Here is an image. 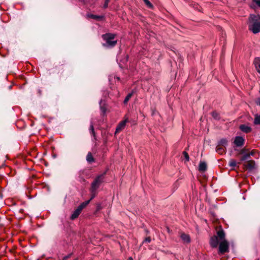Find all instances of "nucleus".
I'll use <instances>...</instances> for the list:
<instances>
[{"instance_id": "1", "label": "nucleus", "mask_w": 260, "mask_h": 260, "mask_svg": "<svg viewBox=\"0 0 260 260\" xmlns=\"http://www.w3.org/2000/svg\"><path fill=\"white\" fill-rule=\"evenodd\" d=\"M249 29L253 33L260 31V15L251 14L249 18Z\"/></svg>"}, {"instance_id": "2", "label": "nucleus", "mask_w": 260, "mask_h": 260, "mask_svg": "<svg viewBox=\"0 0 260 260\" xmlns=\"http://www.w3.org/2000/svg\"><path fill=\"white\" fill-rule=\"evenodd\" d=\"M115 35L112 34H106L102 36L103 39L105 41V43L103 45L107 48H110L114 46L116 44V41L113 40Z\"/></svg>"}, {"instance_id": "3", "label": "nucleus", "mask_w": 260, "mask_h": 260, "mask_svg": "<svg viewBox=\"0 0 260 260\" xmlns=\"http://www.w3.org/2000/svg\"><path fill=\"white\" fill-rule=\"evenodd\" d=\"M104 174H101L96 177L94 181L92 182L90 188V192L97 191L101 184L104 182Z\"/></svg>"}, {"instance_id": "4", "label": "nucleus", "mask_w": 260, "mask_h": 260, "mask_svg": "<svg viewBox=\"0 0 260 260\" xmlns=\"http://www.w3.org/2000/svg\"><path fill=\"white\" fill-rule=\"evenodd\" d=\"M229 244L226 240H222L219 242V252L223 253L229 250Z\"/></svg>"}, {"instance_id": "5", "label": "nucleus", "mask_w": 260, "mask_h": 260, "mask_svg": "<svg viewBox=\"0 0 260 260\" xmlns=\"http://www.w3.org/2000/svg\"><path fill=\"white\" fill-rule=\"evenodd\" d=\"M244 142V139L243 137L240 136H237L235 138L234 143L236 146L241 147L243 145Z\"/></svg>"}, {"instance_id": "6", "label": "nucleus", "mask_w": 260, "mask_h": 260, "mask_svg": "<svg viewBox=\"0 0 260 260\" xmlns=\"http://www.w3.org/2000/svg\"><path fill=\"white\" fill-rule=\"evenodd\" d=\"M219 244V240L217 236H214L211 238L210 245L213 248H216Z\"/></svg>"}, {"instance_id": "7", "label": "nucleus", "mask_w": 260, "mask_h": 260, "mask_svg": "<svg viewBox=\"0 0 260 260\" xmlns=\"http://www.w3.org/2000/svg\"><path fill=\"white\" fill-rule=\"evenodd\" d=\"M253 64L257 72L260 74V58H255L253 61Z\"/></svg>"}, {"instance_id": "8", "label": "nucleus", "mask_w": 260, "mask_h": 260, "mask_svg": "<svg viewBox=\"0 0 260 260\" xmlns=\"http://www.w3.org/2000/svg\"><path fill=\"white\" fill-rule=\"evenodd\" d=\"M239 128L241 131L246 133H248L251 131V127L245 124L240 125Z\"/></svg>"}, {"instance_id": "9", "label": "nucleus", "mask_w": 260, "mask_h": 260, "mask_svg": "<svg viewBox=\"0 0 260 260\" xmlns=\"http://www.w3.org/2000/svg\"><path fill=\"white\" fill-rule=\"evenodd\" d=\"M126 122L127 120H125L120 122L116 128V133L119 132L125 126Z\"/></svg>"}, {"instance_id": "10", "label": "nucleus", "mask_w": 260, "mask_h": 260, "mask_svg": "<svg viewBox=\"0 0 260 260\" xmlns=\"http://www.w3.org/2000/svg\"><path fill=\"white\" fill-rule=\"evenodd\" d=\"M217 237L219 239L220 241L225 240V234L222 230H220L217 232Z\"/></svg>"}, {"instance_id": "11", "label": "nucleus", "mask_w": 260, "mask_h": 260, "mask_svg": "<svg viewBox=\"0 0 260 260\" xmlns=\"http://www.w3.org/2000/svg\"><path fill=\"white\" fill-rule=\"evenodd\" d=\"M180 238L185 243H189L190 242V238L188 235L185 234H182L180 235Z\"/></svg>"}, {"instance_id": "12", "label": "nucleus", "mask_w": 260, "mask_h": 260, "mask_svg": "<svg viewBox=\"0 0 260 260\" xmlns=\"http://www.w3.org/2000/svg\"><path fill=\"white\" fill-rule=\"evenodd\" d=\"M207 169V164L205 162H201L199 166V170L201 172H204Z\"/></svg>"}, {"instance_id": "13", "label": "nucleus", "mask_w": 260, "mask_h": 260, "mask_svg": "<svg viewBox=\"0 0 260 260\" xmlns=\"http://www.w3.org/2000/svg\"><path fill=\"white\" fill-rule=\"evenodd\" d=\"M81 211L77 208V209L73 212V213L71 215V219H75L77 218L79 214H80Z\"/></svg>"}, {"instance_id": "14", "label": "nucleus", "mask_w": 260, "mask_h": 260, "mask_svg": "<svg viewBox=\"0 0 260 260\" xmlns=\"http://www.w3.org/2000/svg\"><path fill=\"white\" fill-rule=\"evenodd\" d=\"M254 162L253 161L248 162L245 165V167L249 170L251 171L254 168Z\"/></svg>"}, {"instance_id": "15", "label": "nucleus", "mask_w": 260, "mask_h": 260, "mask_svg": "<svg viewBox=\"0 0 260 260\" xmlns=\"http://www.w3.org/2000/svg\"><path fill=\"white\" fill-rule=\"evenodd\" d=\"M90 202V200H88L84 202H83L78 208L82 211L83 208H84Z\"/></svg>"}, {"instance_id": "16", "label": "nucleus", "mask_w": 260, "mask_h": 260, "mask_svg": "<svg viewBox=\"0 0 260 260\" xmlns=\"http://www.w3.org/2000/svg\"><path fill=\"white\" fill-rule=\"evenodd\" d=\"M86 160L88 162H92L94 161L93 157L90 152H89L86 156Z\"/></svg>"}, {"instance_id": "17", "label": "nucleus", "mask_w": 260, "mask_h": 260, "mask_svg": "<svg viewBox=\"0 0 260 260\" xmlns=\"http://www.w3.org/2000/svg\"><path fill=\"white\" fill-rule=\"evenodd\" d=\"M103 102V101L101 100L100 102V109H101V111L104 113L105 114L106 113V108L105 107H104V105L105 104L104 103L103 104V105H102V103Z\"/></svg>"}, {"instance_id": "18", "label": "nucleus", "mask_w": 260, "mask_h": 260, "mask_svg": "<svg viewBox=\"0 0 260 260\" xmlns=\"http://www.w3.org/2000/svg\"><path fill=\"white\" fill-rule=\"evenodd\" d=\"M255 124H260V115H255L253 121Z\"/></svg>"}, {"instance_id": "19", "label": "nucleus", "mask_w": 260, "mask_h": 260, "mask_svg": "<svg viewBox=\"0 0 260 260\" xmlns=\"http://www.w3.org/2000/svg\"><path fill=\"white\" fill-rule=\"evenodd\" d=\"M134 93V91H133L132 92H131V93H128L127 96L125 97L124 100V104H125L127 103V102L129 101V100L130 99V98L132 97V96L133 95Z\"/></svg>"}, {"instance_id": "20", "label": "nucleus", "mask_w": 260, "mask_h": 260, "mask_svg": "<svg viewBox=\"0 0 260 260\" xmlns=\"http://www.w3.org/2000/svg\"><path fill=\"white\" fill-rule=\"evenodd\" d=\"M219 144L223 146H226L228 144V141L225 139H222L219 142Z\"/></svg>"}, {"instance_id": "21", "label": "nucleus", "mask_w": 260, "mask_h": 260, "mask_svg": "<svg viewBox=\"0 0 260 260\" xmlns=\"http://www.w3.org/2000/svg\"><path fill=\"white\" fill-rule=\"evenodd\" d=\"M236 161L234 159H231L229 161V166L232 167H235L236 166Z\"/></svg>"}, {"instance_id": "22", "label": "nucleus", "mask_w": 260, "mask_h": 260, "mask_svg": "<svg viewBox=\"0 0 260 260\" xmlns=\"http://www.w3.org/2000/svg\"><path fill=\"white\" fill-rule=\"evenodd\" d=\"M249 157V154H248V153H246L244 154V155L241 158L240 160L241 161H244L246 159H247Z\"/></svg>"}, {"instance_id": "23", "label": "nucleus", "mask_w": 260, "mask_h": 260, "mask_svg": "<svg viewBox=\"0 0 260 260\" xmlns=\"http://www.w3.org/2000/svg\"><path fill=\"white\" fill-rule=\"evenodd\" d=\"M212 116L214 117V118L216 119H218L219 118V116L218 113L216 112H213L212 114Z\"/></svg>"}, {"instance_id": "24", "label": "nucleus", "mask_w": 260, "mask_h": 260, "mask_svg": "<svg viewBox=\"0 0 260 260\" xmlns=\"http://www.w3.org/2000/svg\"><path fill=\"white\" fill-rule=\"evenodd\" d=\"M216 150L217 152L221 154L223 153L224 151V149L222 147H217Z\"/></svg>"}, {"instance_id": "25", "label": "nucleus", "mask_w": 260, "mask_h": 260, "mask_svg": "<svg viewBox=\"0 0 260 260\" xmlns=\"http://www.w3.org/2000/svg\"><path fill=\"white\" fill-rule=\"evenodd\" d=\"M88 17L93 18V19H99V18H101V16L94 15H92V14H88Z\"/></svg>"}, {"instance_id": "26", "label": "nucleus", "mask_w": 260, "mask_h": 260, "mask_svg": "<svg viewBox=\"0 0 260 260\" xmlns=\"http://www.w3.org/2000/svg\"><path fill=\"white\" fill-rule=\"evenodd\" d=\"M145 4L149 8L152 7V5L148 0H143Z\"/></svg>"}, {"instance_id": "27", "label": "nucleus", "mask_w": 260, "mask_h": 260, "mask_svg": "<svg viewBox=\"0 0 260 260\" xmlns=\"http://www.w3.org/2000/svg\"><path fill=\"white\" fill-rule=\"evenodd\" d=\"M89 131L90 133H91L93 135H94V127L92 123H91Z\"/></svg>"}, {"instance_id": "28", "label": "nucleus", "mask_w": 260, "mask_h": 260, "mask_svg": "<svg viewBox=\"0 0 260 260\" xmlns=\"http://www.w3.org/2000/svg\"><path fill=\"white\" fill-rule=\"evenodd\" d=\"M91 197L89 200H92L93 198H94L97 194V191L95 190L94 192H91Z\"/></svg>"}, {"instance_id": "29", "label": "nucleus", "mask_w": 260, "mask_h": 260, "mask_svg": "<svg viewBox=\"0 0 260 260\" xmlns=\"http://www.w3.org/2000/svg\"><path fill=\"white\" fill-rule=\"evenodd\" d=\"M183 155L184 156V157H185L186 160V161H188L189 159V156L187 154V153L186 152H183Z\"/></svg>"}, {"instance_id": "30", "label": "nucleus", "mask_w": 260, "mask_h": 260, "mask_svg": "<svg viewBox=\"0 0 260 260\" xmlns=\"http://www.w3.org/2000/svg\"><path fill=\"white\" fill-rule=\"evenodd\" d=\"M109 2V0H105V3L103 6V8L104 9H106L107 8Z\"/></svg>"}, {"instance_id": "31", "label": "nucleus", "mask_w": 260, "mask_h": 260, "mask_svg": "<svg viewBox=\"0 0 260 260\" xmlns=\"http://www.w3.org/2000/svg\"><path fill=\"white\" fill-rule=\"evenodd\" d=\"M253 2L260 7V0H253Z\"/></svg>"}, {"instance_id": "32", "label": "nucleus", "mask_w": 260, "mask_h": 260, "mask_svg": "<svg viewBox=\"0 0 260 260\" xmlns=\"http://www.w3.org/2000/svg\"><path fill=\"white\" fill-rule=\"evenodd\" d=\"M151 241V238L150 237H147L145 240L144 242L149 243Z\"/></svg>"}, {"instance_id": "33", "label": "nucleus", "mask_w": 260, "mask_h": 260, "mask_svg": "<svg viewBox=\"0 0 260 260\" xmlns=\"http://www.w3.org/2000/svg\"><path fill=\"white\" fill-rule=\"evenodd\" d=\"M256 103H257V105H259V106H260V98H259V99L257 100V102H256Z\"/></svg>"}, {"instance_id": "34", "label": "nucleus", "mask_w": 260, "mask_h": 260, "mask_svg": "<svg viewBox=\"0 0 260 260\" xmlns=\"http://www.w3.org/2000/svg\"><path fill=\"white\" fill-rule=\"evenodd\" d=\"M248 154H249V156H251V155H254V152L253 151H251L249 153H248Z\"/></svg>"}, {"instance_id": "35", "label": "nucleus", "mask_w": 260, "mask_h": 260, "mask_svg": "<svg viewBox=\"0 0 260 260\" xmlns=\"http://www.w3.org/2000/svg\"><path fill=\"white\" fill-rule=\"evenodd\" d=\"M128 260H133V259L132 257H128Z\"/></svg>"}, {"instance_id": "36", "label": "nucleus", "mask_w": 260, "mask_h": 260, "mask_svg": "<svg viewBox=\"0 0 260 260\" xmlns=\"http://www.w3.org/2000/svg\"><path fill=\"white\" fill-rule=\"evenodd\" d=\"M68 257V256L64 257V258H63V260L67 259Z\"/></svg>"}, {"instance_id": "37", "label": "nucleus", "mask_w": 260, "mask_h": 260, "mask_svg": "<svg viewBox=\"0 0 260 260\" xmlns=\"http://www.w3.org/2000/svg\"><path fill=\"white\" fill-rule=\"evenodd\" d=\"M243 152H244V150H242V151H241V153H243Z\"/></svg>"}]
</instances>
